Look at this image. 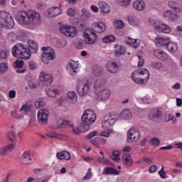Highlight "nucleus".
I'll return each mask as SVG.
<instances>
[{"label": "nucleus", "instance_id": "1", "mask_svg": "<svg viewBox=\"0 0 182 182\" xmlns=\"http://www.w3.org/2000/svg\"><path fill=\"white\" fill-rule=\"evenodd\" d=\"M27 46L21 43L16 44L11 50L14 58L28 60L31 59L32 53H36L38 52V44L36 41L28 40L27 41Z\"/></svg>", "mask_w": 182, "mask_h": 182}, {"label": "nucleus", "instance_id": "2", "mask_svg": "<svg viewBox=\"0 0 182 182\" xmlns=\"http://www.w3.org/2000/svg\"><path fill=\"white\" fill-rule=\"evenodd\" d=\"M16 19L21 25H38L41 23V14L33 11L21 10L16 13Z\"/></svg>", "mask_w": 182, "mask_h": 182}, {"label": "nucleus", "instance_id": "3", "mask_svg": "<svg viewBox=\"0 0 182 182\" xmlns=\"http://www.w3.org/2000/svg\"><path fill=\"white\" fill-rule=\"evenodd\" d=\"M14 25L15 21L11 14L5 11H0V26L5 29H12Z\"/></svg>", "mask_w": 182, "mask_h": 182}, {"label": "nucleus", "instance_id": "4", "mask_svg": "<svg viewBox=\"0 0 182 182\" xmlns=\"http://www.w3.org/2000/svg\"><path fill=\"white\" fill-rule=\"evenodd\" d=\"M82 124L85 127V130L90 129V124L96 122V114L92 109H86L81 117Z\"/></svg>", "mask_w": 182, "mask_h": 182}, {"label": "nucleus", "instance_id": "5", "mask_svg": "<svg viewBox=\"0 0 182 182\" xmlns=\"http://www.w3.org/2000/svg\"><path fill=\"white\" fill-rule=\"evenodd\" d=\"M84 38V43L85 45H93L97 42V36L95 31L92 28H87L84 31L82 34Z\"/></svg>", "mask_w": 182, "mask_h": 182}, {"label": "nucleus", "instance_id": "6", "mask_svg": "<svg viewBox=\"0 0 182 182\" xmlns=\"http://www.w3.org/2000/svg\"><path fill=\"white\" fill-rule=\"evenodd\" d=\"M43 53L41 55V60L45 65H48L50 60H53L56 58L55 50L50 47H43Z\"/></svg>", "mask_w": 182, "mask_h": 182}, {"label": "nucleus", "instance_id": "7", "mask_svg": "<svg viewBox=\"0 0 182 182\" xmlns=\"http://www.w3.org/2000/svg\"><path fill=\"white\" fill-rule=\"evenodd\" d=\"M18 134L16 135L15 132H9L7 135L8 140L10 141V144L7 145L6 146H4L0 149V154L2 156H5L8 154V153H11L12 150H14V143L15 141V139H16V136H18Z\"/></svg>", "mask_w": 182, "mask_h": 182}, {"label": "nucleus", "instance_id": "8", "mask_svg": "<svg viewBox=\"0 0 182 182\" xmlns=\"http://www.w3.org/2000/svg\"><path fill=\"white\" fill-rule=\"evenodd\" d=\"M32 107L28 103L23 104L19 109V112L12 111L11 116L15 119H23V114L28 116L31 113Z\"/></svg>", "mask_w": 182, "mask_h": 182}, {"label": "nucleus", "instance_id": "9", "mask_svg": "<svg viewBox=\"0 0 182 182\" xmlns=\"http://www.w3.org/2000/svg\"><path fill=\"white\" fill-rule=\"evenodd\" d=\"M61 33L68 36V38H75L77 36V28L73 26L63 25L60 27Z\"/></svg>", "mask_w": 182, "mask_h": 182}, {"label": "nucleus", "instance_id": "10", "mask_svg": "<svg viewBox=\"0 0 182 182\" xmlns=\"http://www.w3.org/2000/svg\"><path fill=\"white\" fill-rule=\"evenodd\" d=\"M39 80L43 86H50V84L53 83V75L43 71L40 73Z\"/></svg>", "mask_w": 182, "mask_h": 182}, {"label": "nucleus", "instance_id": "11", "mask_svg": "<svg viewBox=\"0 0 182 182\" xmlns=\"http://www.w3.org/2000/svg\"><path fill=\"white\" fill-rule=\"evenodd\" d=\"M77 92L81 97L86 96L89 92H90V87L88 83L82 82V81H78L76 85Z\"/></svg>", "mask_w": 182, "mask_h": 182}, {"label": "nucleus", "instance_id": "12", "mask_svg": "<svg viewBox=\"0 0 182 182\" xmlns=\"http://www.w3.org/2000/svg\"><path fill=\"white\" fill-rule=\"evenodd\" d=\"M117 121V119H116V117L107 114L104 117L103 119L102 120V128L105 130L107 129H110Z\"/></svg>", "mask_w": 182, "mask_h": 182}, {"label": "nucleus", "instance_id": "13", "mask_svg": "<svg viewBox=\"0 0 182 182\" xmlns=\"http://www.w3.org/2000/svg\"><path fill=\"white\" fill-rule=\"evenodd\" d=\"M141 136V134L140 131L135 128H131L127 132V142L132 143V141H139V139H140Z\"/></svg>", "mask_w": 182, "mask_h": 182}, {"label": "nucleus", "instance_id": "14", "mask_svg": "<svg viewBox=\"0 0 182 182\" xmlns=\"http://www.w3.org/2000/svg\"><path fill=\"white\" fill-rule=\"evenodd\" d=\"M49 116V111L45 109H41L38 112V122L41 124H48V117Z\"/></svg>", "mask_w": 182, "mask_h": 182}, {"label": "nucleus", "instance_id": "15", "mask_svg": "<svg viewBox=\"0 0 182 182\" xmlns=\"http://www.w3.org/2000/svg\"><path fill=\"white\" fill-rule=\"evenodd\" d=\"M170 41L171 40L168 37L157 36L155 39V43L158 48H161V46L166 48L168 43H170Z\"/></svg>", "mask_w": 182, "mask_h": 182}, {"label": "nucleus", "instance_id": "16", "mask_svg": "<svg viewBox=\"0 0 182 182\" xmlns=\"http://www.w3.org/2000/svg\"><path fill=\"white\" fill-rule=\"evenodd\" d=\"M153 55L155 58H156V59H159V60H167V59H169L171 62H173V59L168 58L167 53L160 49L154 50Z\"/></svg>", "mask_w": 182, "mask_h": 182}, {"label": "nucleus", "instance_id": "17", "mask_svg": "<svg viewBox=\"0 0 182 182\" xmlns=\"http://www.w3.org/2000/svg\"><path fill=\"white\" fill-rule=\"evenodd\" d=\"M60 14H62V9L59 7H52L45 12L47 18H55V16H58Z\"/></svg>", "mask_w": 182, "mask_h": 182}, {"label": "nucleus", "instance_id": "18", "mask_svg": "<svg viewBox=\"0 0 182 182\" xmlns=\"http://www.w3.org/2000/svg\"><path fill=\"white\" fill-rule=\"evenodd\" d=\"M33 161V154L31 151H26L22 154L23 164H31Z\"/></svg>", "mask_w": 182, "mask_h": 182}, {"label": "nucleus", "instance_id": "19", "mask_svg": "<svg viewBox=\"0 0 182 182\" xmlns=\"http://www.w3.org/2000/svg\"><path fill=\"white\" fill-rule=\"evenodd\" d=\"M111 95L112 92L109 89L102 90L97 92V100H102V102H105V100H107V99L110 97Z\"/></svg>", "mask_w": 182, "mask_h": 182}, {"label": "nucleus", "instance_id": "20", "mask_svg": "<svg viewBox=\"0 0 182 182\" xmlns=\"http://www.w3.org/2000/svg\"><path fill=\"white\" fill-rule=\"evenodd\" d=\"M107 69L110 73H116V72L120 70V63L119 61H112L108 63Z\"/></svg>", "mask_w": 182, "mask_h": 182}, {"label": "nucleus", "instance_id": "21", "mask_svg": "<svg viewBox=\"0 0 182 182\" xmlns=\"http://www.w3.org/2000/svg\"><path fill=\"white\" fill-rule=\"evenodd\" d=\"M154 28L159 32H162V33H170L171 32V27L164 23L156 24Z\"/></svg>", "mask_w": 182, "mask_h": 182}, {"label": "nucleus", "instance_id": "22", "mask_svg": "<svg viewBox=\"0 0 182 182\" xmlns=\"http://www.w3.org/2000/svg\"><path fill=\"white\" fill-rule=\"evenodd\" d=\"M65 99L68 103L73 105L77 102V94L73 91H70L66 94Z\"/></svg>", "mask_w": 182, "mask_h": 182}, {"label": "nucleus", "instance_id": "23", "mask_svg": "<svg viewBox=\"0 0 182 182\" xmlns=\"http://www.w3.org/2000/svg\"><path fill=\"white\" fill-rule=\"evenodd\" d=\"M92 26L97 33H103L106 31V25L103 22H94Z\"/></svg>", "mask_w": 182, "mask_h": 182}, {"label": "nucleus", "instance_id": "24", "mask_svg": "<svg viewBox=\"0 0 182 182\" xmlns=\"http://www.w3.org/2000/svg\"><path fill=\"white\" fill-rule=\"evenodd\" d=\"M164 16L168 21H177L178 19V14L170 10H167L164 13Z\"/></svg>", "mask_w": 182, "mask_h": 182}, {"label": "nucleus", "instance_id": "25", "mask_svg": "<svg viewBox=\"0 0 182 182\" xmlns=\"http://www.w3.org/2000/svg\"><path fill=\"white\" fill-rule=\"evenodd\" d=\"M56 157L58 159V160H66L67 161H69L70 160V153H69L67 151H63L60 152H58L56 154Z\"/></svg>", "mask_w": 182, "mask_h": 182}, {"label": "nucleus", "instance_id": "26", "mask_svg": "<svg viewBox=\"0 0 182 182\" xmlns=\"http://www.w3.org/2000/svg\"><path fill=\"white\" fill-rule=\"evenodd\" d=\"M132 6L136 11H143L146 8V4L143 0H136L132 4Z\"/></svg>", "mask_w": 182, "mask_h": 182}, {"label": "nucleus", "instance_id": "27", "mask_svg": "<svg viewBox=\"0 0 182 182\" xmlns=\"http://www.w3.org/2000/svg\"><path fill=\"white\" fill-rule=\"evenodd\" d=\"M67 69L70 75H76V73H77V65L75 62L68 63V64L67 65Z\"/></svg>", "mask_w": 182, "mask_h": 182}, {"label": "nucleus", "instance_id": "28", "mask_svg": "<svg viewBox=\"0 0 182 182\" xmlns=\"http://www.w3.org/2000/svg\"><path fill=\"white\" fill-rule=\"evenodd\" d=\"M103 68L100 65H94L92 68V73L94 76L100 77L103 76Z\"/></svg>", "mask_w": 182, "mask_h": 182}, {"label": "nucleus", "instance_id": "29", "mask_svg": "<svg viewBox=\"0 0 182 182\" xmlns=\"http://www.w3.org/2000/svg\"><path fill=\"white\" fill-rule=\"evenodd\" d=\"M168 6L171 9H173V11H175V12H181L182 7L180 4L176 2V1H169Z\"/></svg>", "mask_w": 182, "mask_h": 182}, {"label": "nucleus", "instance_id": "30", "mask_svg": "<svg viewBox=\"0 0 182 182\" xmlns=\"http://www.w3.org/2000/svg\"><path fill=\"white\" fill-rule=\"evenodd\" d=\"M98 5L102 14H109V12H110V7H109V5L106 4V2L101 1Z\"/></svg>", "mask_w": 182, "mask_h": 182}, {"label": "nucleus", "instance_id": "31", "mask_svg": "<svg viewBox=\"0 0 182 182\" xmlns=\"http://www.w3.org/2000/svg\"><path fill=\"white\" fill-rule=\"evenodd\" d=\"M123 163L127 167H130L133 164V159H132V155L126 154L123 156Z\"/></svg>", "mask_w": 182, "mask_h": 182}, {"label": "nucleus", "instance_id": "32", "mask_svg": "<svg viewBox=\"0 0 182 182\" xmlns=\"http://www.w3.org/2000/svg\"><path fill=\"white\" fill-rule=\"evenodd\" d=\"M128 22L132 26H139L140 25V20L136 16H129L128 18Z\"/></svg>", "mask_w": 182, "mask_h": 182}, {"label": "nucleus", "instance_id": "33", "mask_svg": "<svg viewBox=\"0 0 182 182\" xmlns=\"http://www.w3.org/2000/svg\"><path fill=\"white\" fill-rule=\"evenodd\" d=\"M126 43L127 45H129V46H133V48H139L140 46V43L138 42L137 39H133L130 37H128Z\"/></svg>", "mask_w": 182, "mask_h": 182}, {"label": "nucleus", "instance_id": "34", "mask_svg": "<svg viewBox=\"0 0 182 182\" xmlns=\"http://www.w3.org/2000/svg\"><path fill=\"white\" fill-rule=\"evenodd\" d=\"M73 130L75 134H79V133H82V132H87V130H86V127L80 124L73 127Z\"/></svg>", "mask_w": 182, "mask_h": 182}, {"label": "nucleus", "instance_id": "35", "mask_svg": "<svg viewBox=\"0 0 182 182\" xmlns=\"http://www.w3.org/2000/svg\"><path fill=\"white\" fill-rule=\"evenodd\" d=\"M9 69V64L7 62L0 63V75H5Z\"/></svg>", "mask_w": 182, "mask_h": 182}, {"label": "nucleus", "instance_id": "36", "mask_svg": "<svg viewBox=\"0 0 182 182\" xmlns=\"http://www.w3.org/2000/svg\"><path fill=\"white\" fill-rule=\"evenodd\" d=\"M132 116V112H130V109H124L120 114V117L123 120H127V119H130Z\"/></svg>", "mask_w": 182, "mask_h": 182}, {"label": "nucleus", "instance_id": "37", "mask_svg": "<svg viewBox=\"0 0 182 182\" xmlns=\"http://www.w3.org/2000/svg\"><path fill=\"white\" fill-rule=\"evenodd\" d=\"M134 73H137L138 75H146V82L149 81V79H150V71L146 68H141L135 72Z\"/></svg>", "mask_w": 182, "mask_h": 182}, {"label": "nucleus", "instance_id": "38", "mask_svg": "<svg viewBox=\"0 0 182 182\" xmlns=\"http://www.w3.org/2000/svg\"><path fill=\"white\" fill-rule=\"evenodd\" d=\"M126 53V49L122 46H115V55L122 56Z\"/></svg>", "mask_w": 182, "mask_h": 182}, {"label": "nucleus", "instance_id": "39", "mask_svg": "<svg viewBox=\"0 0 182 182\" xmlns=\"http://www.w3.org/2000/svg\"><path fill=\"white\" fill-rule=\"evenodd\" d=\"M169 52H177V50L178 49V47L177 46V44L176 43L171 42V40L169 41L168 45L166 47Z\"/></svg>", "mask_w": 182, "mask_h": 182}, {"label": "nucleus", "instance_id": "40", "mask_svg": "<svg viewBox=\"0 0 182 182\" xmlns=\"http://www.w3.org/2000/svg\"><path fill=\"white\" fill-rule=\"evenodd\" d=\"M105 173L103 174H107V176H109L110 174H114V176H119V171L114 168L112 167H107L105 169Z\"/></svg>", "mask_w": 182, "mask_h": 182}, {"label": "nucleus", "instance_id": "41", "mask_svg": "<svg viewBox=\"0 0 182 182\" xmlns=\"http://www.w3.org/2000/svg\"><path fill=\"white\" fill-rule=\"evenodd\" d=\"M9 58V51L6 49L0 48V59L6 60Z\"/></svg>", "mask_w": 182, "mask_h": 182}, {"label": "nucleus", "instance_id": "42", "mask_svg": "<svg viewBox=\"0 0 182 182\" xmlns=\"http://www.w3.org/2000/svg\"><path fill=\"white\" fill-rule=\"evenodd\" d=\"M105 83H103V80H97L94 82L93 89H95V90H100V89H102V87H103Z\"/></svg>", "mask_w": 182, "mask_h": 182}, {"label": "nucleus", "instance_id": "43", "mask_svg": "<svg viewBox=\"0 0 182 182\" xmlns=\"http://www.w3.org/2000/svg\"><path fill=\"white\" fill-rule=\"evenodd\" d=\"M112 159L114 160V161L119 163L120 161V152L117 150L113 151Z\"/></svg>", "mask_w": 182, "mask_h": 182}, {"label": "nucleus", "instance_id": "44", "mask_svg": "<svg viewBox=\"0 0 182 182\" xmlns=\"http://www.w3.org/2000/svg\"><path fill=\"white\" fill-rule=\"evenodd\" d=\"M46 105V102H45L43 99H38L35 102V107L36 109H41V107H43Z\"/></svg>", "mask_w": 182, "mask_h": 182}, {"label": "nucleus", "instance_id": "45", "mask_svg": "<svg viewBox=\"0 0 182 182\" xmlns=\"http://www.w3.org/2000/svg\"><path fill=\"white\" fill-rule=\"evenodd\" d=\"M134 75H136V73H132V75H131V78L132 80H134V82L135 83H136L137 85H143L144 83V79L143 78H136L134 77Z\"/></svg>", "mask_w": 182, "mask_h": 182}, {"label": "nucleus", "instance_id": "46", "mask_svg": "<svg viewBox=\"0 0 182 182\" xmlns=\"http://www.w3.org/2000/svg\"><path fill=\"white\" fill-rule=\"evenodd\" d=\"M115 38L113 36H106L102 38L103 43H110L112 42H114Z\"/></svg>", "mask_w": 182, "mask_h": 182}, {"label": "nucleus", "instance_id": "47", "mask_svg": "<svg viewBox=\"0 0 182 182\" xmlns=\"http://www.w3.org/2000/svg\"><path fill=\"white\" fill-rule=\"evenodd\" d=\"M151 66L153 68V69L159 70L163 68V63L161 62H154L151 63Z\"/></svg>", "mask_w": 182, "mask_h": 182}, {"label": "nucleus", "instance_id": "48", "mask_svg": "<svg viewBox=\"0 0 182 182\" xmlns=\"http://www.w3.org/2000/svg\"><path fill=\"white\" fill-rule=\"evenodd\" d=\"M114 26L117 29H122L124 28V23L121 20H118L114 22Z\"/></svg>", "mask_w": 182, "mask_h": 182}, {"label": "nucleus", "instance_id": "49", "mask_svg": "<svg viewBox=\"0 0 182 182\" xmlns=\"http://www.w3.org/2000/svg\"><path fill=\"white\" fill-rule=\"evenodd\" d=\"M14 68H17V69H21L23 68V60H17L16 62L14 63Z\"/></svg>", "mask_w": 182, "mask_h": 182}, {"label": "nucleus", "instance_id": "50", "mask_svg": "<svg viewBox=\"0 0 182 182\" xmlns=\"http://www.w3.org/2000/svg\"><path fill=\"white\" fill-rule=\"evenodd\" d=\"M48 137H51V139H61L62 135L56 133V132H50L47 134Z\"/></svg>", "mask_w": 182, "mask_h": 182}, {"label": "nucleus", "instance_id": "51", "mask_svg": "<svg viewBox=\"0 0 182 182\" xmlns=\"http://www.w3.org/2000/svg\"><path fill=\"white\" fill-rule=\"evenodd\" d=\"M149 143L152 144V146H155V147H157V146L160 145V139L159 138H152Z\"/></svg>", "mask_w": 182, "mask_h": 182}, {"label": "nucleus", "instance_id": "52", "mask_svg": "<svg viewBox=\"0 0 182 182\" xmlns=\"http://www.w3.org/2000/svg\"><path fill=\"white\" fill-rule=\"evenodd\" d=\"M170 120H171L172 122H177V119L176 118V117H174V115H166L165 122H170Z\"/></svg>", "mask_w": 182, "mask_h": 182}, {"label": "nucleus", "instance_id": "53", "mask_svg": "<svg viewBox=\"0 0 182 182\" xmlns=\"http://www.w3.org/2000/svg\"><path fill=\"white\" fill-rule=\"evenodd\" d=\"M160 177L163 179L167 178V175H166V172L164 171V166H162L161 170L158 172Z\"/></svg>", "mask_w": 182, "mask_h": 182}, {"label": "nucleus", "instance_id": "54", "mask_svg": "<svg viewBox=\"0 0 182 182\" xmlns=\"http://www.w3.org/2000/svg\"><path fill=\"white\" fill-rule=\"evenodd\" d=\"M111 133H112V132L109 129H107L103 132H101L100 135L102 136L103 137H110Z\"/></svg>", "mask_w": 182, "mask_h": 182}, {"label": "nucleus", "instance_id": "55", "mask_svg": "<svg viewBox=\"0 0 182 182\" xmlns=\"http://www.w3.org/2000/svg\"><path fill=\"white\" fill-rule=\"evenodd\" d=\"M95 136H99V132L97 131H93L87 136V139L92 140L93 137H95Z\"/></svg>", "mask_w": 182, "mask_h": 182}, {"label": "nucleus", "instance_id": "56", "mask_svg": "<svg viewBox=\"0 0 182 182\" xmlns=\"http://www.w3.org/2000/svg\"><path fill=\"white\" fill-rule=\"evenodd\" d=\"M153 117H160L161 116V111L159 110L158 109H155L152 111Z\"/></svg>", "mask_w": 182, "mask_h": 182}, {"label": "nucleus", "instance_id": "57", "mask_svg": "<svg viewBox=\"0 0 182 182\" xmlns=\"http://www.w3.org/2000/svg\"><path fill=\"white\" fill-rule=\"evenodd\" d=\"M90 143H92L95 147H100V144H99V138L90 139Z\"/></svg>", "mask_w": 182, "mask_h": 182}, {"label": "nucleus", "instance_id": "58", "mask_svg": "<svg viewBox=\"0 0 182 182\" xmlns=\"http://www.w3.org/2000/svg\"><path fill=\"white\" fill-rule=\"evenodd\" d=\"M75 46L77 48V49H83L85 48V43L83 41H77L75 44Z\"/></svg>", "mask_w": 182, "mask_h": 182}, {"label": "nucleus", "instance_id": "59", "mask_svg": "<svg viewBox=\"0 0 182 182\" xmlns=\"http://www.w3.org/2000/svg\"><path fill=\"white\" fill-rule=\"evenodd\" d=\"M51 91L53 92V97H56L57 96H59L61 93L60 90L59 89H51Z\"/></svg>", "mask_w": 182, "mask_h": 182}, {"label": "nucleus", "instance_id": "60", "mask_svg": "<svg viewBox=\"0 0 182 182\" xmlns=\"http://www.w3.org/2000/svg\"><path fill=\"white\" fill-rule=\"evenodd\" d=\"M92 177V168H88L87 173L83 178V180H87Z\"/></svg>", "mask_w": 182, "mask_h": 182}, {"label": "nucleus", "instance_id": "61", "mask_svg": "<svg viewBox=\"0 0 182 182\" xmlns=\"http://www.w3.org/2000/svg\"><path fill=\"white\" fill-rule=\"evenodd\" d=\"M138 60H139L138 68H141V66L144 65V60L143 59L141 55H138Z\"/></svg>", "mask_w": 182, "mask_h": 182}, {"label": "nucleus", "instance_id": "62", "mask_svg": "<svg viewBox=\"0 0 182 182\" xmlns=\"http://www.w3.org/2000/svg\"><path fill=\"white\" fill-rule=\"evenodd\" d=\"M67 14L68 15V16H74V15H75L76 11H75V9H72V8H69L67 10Z\"/></svg>", "mask_w": 182, "mask_h": 182}, {"label": "nucleus", "instance_id": "63", "mask_svg": "<svg viewBox=\"0 0 182 182\" xmlns=\"http://www.w3.org/2000/svg\"><path fill=\"white\" fill-rule=\"evenodd\" d=\"M98 163H109V159H105V156L98 157Z\"/></svg>", "mask_w": 182, "mask_h": 182}, {"label": "nucleus", "instance_id": "64", "mask_svg": "<svg viewBox=\"0 0 182 182\" xmlns=\"http://www.w3.org/2000/svg\"><path fill=\"white\" fill-rule=\"evenodd\" d=\"M9 97L10 99H15L16 97V92L15 90L9 91Z\"/></svg>", "mask_w": 182, "mask_h": 182}]
</instances>
